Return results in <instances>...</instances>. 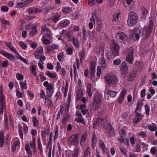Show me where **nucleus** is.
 <instances>
[{
    "label": "nucleus",
    "instance_id": "f257e3e1",
    "mask_svg": "<svg viewBox=\"0 0 157 157\" xmlns=\"http://www.w3.org/2000/svg\"><path fill=\"white\" fill-rule=\"evenodd\" d=\"M104 78L106 84V88L108 86H111L117 84L118 82L117 77L115 75H107L105 76Z\"/></svg>",
    "mask_w": 157,
    "mask_h": 157
},
{
    "label": "nucleus",
    "instance_id": "f03ea898",
    "mask_svg": "<svg viewBox=\"0 0 157 157\" xmlns=\"http://www.w3.org/2000/svg\"><path fill=\"white\" fill-rule=\"evenodd\" d=\"M137 20L138 17L136 13L133 11L131 12L128 15L127 25L129 26H132L136 24Z\"/></svg>",
    "mask_w": 157,
    "mask_h": 157
},
{
    "label": "nucleus",
    "instance_id": "7ed1b4c3",
    "mask_svg": "<svg viewBox=\"0 0 157 157\" xmlns=\"http://www.w3.org/2000/svg\"><path fill=\"white\" fill-rule=\"evenodd\" d=\"M110 48L113 55L115 56H117L119 54V45L114 40H112L110 43Z\"/></svg>",
    "mask_w": 157,
    "mask_h": 157
},
{
    "label": "nucleus",
    "instance_id": "20e7f679",
    "mask_svg": "<svg viewBox=\"0 0 157 157\" xmlns=\"http://www.w3.org/2000/svg\"><path fill=\"white\" fill-rule=\"evenodd\" d=\"M152 29V25H150L148 27L145 26L140 30V34L141 36H143L144 38L148 37L151 32Z\"/></svg>",
    "mask_w": 157,
    "mask_h": 157
},
{
    "label": "nucleus",
    "instance_id": "39448f33",
    "mask_svg": "<svg viewBox=\"0 0 157 157\" xmlns=\"http://www.w3.org/2000/svg\"><path fill=\"white\" fill-rule=\"evenodd\" d=\"M81 151L79 147H76L71 153L67 155L66 157H80Z\"/></svg>",
    "mask_w": 157,
    "mask_h": 157
},
{
    "label": "nucleus",
    "instance_id": "423d86ee",
    "mask_svg": "<svg viewBox=\"0 0 157 157\" xmlns=\"http://www.w3.org/2000/svg\"><path fill=\"white\" fill-rule=\"evenodd\" d=\"M41 33L44 36L48 38H52V35L51 32L46 25H44L42 27Z\"/></svg>",
    "mask_w": 157,
    "mask_h": 157
},
{
    "label": "nucleus",
    "instance_id": "0eeeda50",
    "mask_svg": "<svg viewBox=\"0 0 157 157\" xmlns=\"http://www.w3.org/2000/svg\"><path fill=\"white\" fill-rule=\"evenodd\" d=\"M127 55L126 57V61L130 64L132 63L134 60L133 49L132 47L130 48L127 50Z\"/></svg>",
    "mask_w": 157,
    "mask_h": 157
},
{
    "label": "nucleus",
    "instance_id": "6e6552de",
    "mask_svg": "<svg viewBox=\"0 0 157 157\" xmlns=\"http://www.w3.org/2000/svg\"><path fill=\"white\" fill-rule=\"evenodd\" d=\"M120 71L122 76H126L128 72V68L127 63L125 62H122L121 65Z\"/></svg>",
    "mask_w": 157,
    "mask_h": 157
},
{
    "label": "nucleus",
    "instance_id": "1a4fd4ad",
    "mask_svg": "<svg viewBox=\"0 0 157 157\" xmlns=\"http://www.w3.org/2000/svg\"><path fill=\"white\" fill-rule=\"evenodd\" d=\"M5 106V98L3 95H0V114H3Z\"/></svg>",
    "mask_w": 157,
    "mask_h": 157
},
{
    "label": "nucleus",
    "instance_id": "9d476101",
    "mask_svg": "<svg viewBox=\"0 0 157 157\" xmlns=\"http://www.w3.org/2000/svg\"><path fill=\"white\" fill-rule=\"evenodd\" d=\"M93 107L95 110L98 109L101 102V99L99 96H93Z\"/></svg>",
    "mask_w": 157,
    "mask_h": 157
},
{
    "label": "nucleus",
    "instance_id": "9b49d317",
    "mask_svg": "<svg viewBox=\"0 0 157 157\" xmlns=\"http://www.w3.org/2000/svg\"><path fill=\"white\" fill-rule=\"evenodd\" d=\"M68 141L72 145H76L78 143V137L77 134L72 135L69 137Z\"/></svg>",
    "mask_w": 157,
    "mask_h": 157
},
{
    "label": "nucleus",
    "instance_id": "f8f14e48",
    "mask_svg": "<svg viewBox=\"0 0 157 157\" xmlns=\"http://www.w3.org/2000/svg\"><path fill=\"white\" fill-rule=\"evenodd\" d=\"M116 36L117 39L119 40L121 42L125 41L126 39V34L121 31L117 32L116 34Z\"/></svg>",
    "mask_w": 157,
    "mask_h": 157
},
{
    "label": "nucleus",
    "instance_id": "ddd939ff",
    "mask_svg": "<svg viewBox=\"0 0 157 157\" xmlns=\"http://www.w3.org/2000/svg\"><path fill=\"white\" fill-rule=\"evenodd\" d=\"M126 92V90L125 89H124L121 90L117 101L118 103L121 104L125 98Z\"/></svg>",
    "mask_w": 157,
    "mask_h": 157
},
{
    "label": "nucleus",
    "instance_id": "4468645a",
    "mask_svg": "<svg viewBox=\"0 0 157 157\" xmlns=\"http://www.w3.org/2000/svg\"><path fill=\"white\" fill-rule=\"evenodd\" d=\"M43 54V48L42 46L39 47L35 53V57L36 59H38L40 56Z\"/></svg>",
    "mask_w": 157,
    "mask_h": 157
},
{
    "label": "nucleus",
    "instance_id": "2eb2a0df",
    "mask_svg": "<svg viewBox=\"0 0 157 157\" xmlns=\"http://www.w3.org/2000/svg\"><path fill=\"white\" fill-rule=\"evenodd\" d=\"M120 134L121 136V137L118 138V140L119 141H120L121 142H123L125 143H128V141L126 139L124 138L126 135L124 130H121V132H120Z\"/></svg>",
    "mask_w": 157,
    "mask_h": 157
},
{
    "label": "nucleus",
    "instance_id": "dca6fc26",
    "mask_svg": "<svg viewBox=\"0 0 157 157\" xmlns=\"http://www.w3.org/2000/svg\"><path fill=\"white\" fill-rule=\"evenodd\" d=\"M99 62L100 65L99 67H100L101 69V68L102 70L105 69L107 65L105 59L104 58L102 57L100 60Z\"/></svg>",
    "mask_w": 157,
    "mask_h": 157
},
{
    "label": "nucleus",
    "instance_id": "f3484780",
    "mask_svg": "<svg viewBox=\"0 0 157 157\" xmlns=\"http://www.w3.org/2000/svg\"><path fill=\"white\" fill-rule=\"evenodd\" d=\"M137 76V73L134 71L130 73L128 76V81H132L134 80L135 78Z\"/></svg>",
    "mask_w": 157,
    "mask_h": 157
},
{
    "label": "nucleus",
    "instance_id": "a211bd4d",
    "mask_svg": "<svg viewBox=\"0 0 157 157\" xmlns=\"http://www.w3.org/2000/svg\"><path fill=\"white\" fill-rule=\"evenodd\" d=\"M98 144L99 147L102 151L103 153L105 154V153L106 152L107 150L105 148V146L103 141L100 140Z\"/></svg>",
    "mask_w": 157,
    "mask_h": 157
},
{
    "label": "nucleus",
    "instance_id": "6ab92c4d",
    "mask_svg": "<svg viewBox=\"0 0 157 157\" xmlns=\"http://www.w3.org/2000/svg\"><path fill=\"white\" fill-rule=\"evenodd\" d=\"M41 10L34 7L30 8L28 10V12L30 14L33 13H39L41 12Z\"/></svg>",
    "mask_w": 157,
    "mask_h": 157
},
{
    "label": "nucleus",
    "instance_id": "aec40b11",
    "mask_svg": "<svg viewBox=\"0 0 157 157\" xmlns=\"http://www.w3.org/2000/svg\"><path fill=\"white\" fill-rule=\"evenodd\" d=\"M107 129L108 131V134L109 135L112 136L114 135V130L111 124H108L107 125Z\"/></svg>",
    "mask_w": 157,
    "mask_h": 157
},
{
    "label": "nucleus",
    "instance_id": "412c9836",
    "mask_svg": "<svg viewBox=\"0 0 157 157\" xmlns=\"http://www.w3.org/2000/svg\"><path fill=\"white\" fill-rule=\"evenodd\" d=\"M90 21L93 22L94 24L96 23H98L100 20H99L98 18L97 17L96 15L94 13H92L91 17L90 19Z\"/></svg>",
    "mask_w": 157,
    "mask_h": 157
},
{
    "label": "nucleus",
    "instance_id": "4be33fe9",
    "mask_svg": "<svg viewBox=\"0 0 157 157\" xmlns=\"http://www.w3.org/2000/svg\"><path fill=\"white\" fill-rule=\"evenodd\" d=\"M44 86L46 87L47 91H51L53 88V86L49 84L48 81H46L44 82L43 83Z\"/></svg>",
    "mask_w": 157,
    "mask_h": 157
},
{
    "label": "nucleus",
    "instance_id": "5701e85b",
    "mask_svg": "<svg viewBox=\"0 0 157 157\" xmlns=\"http://www.w3.org/2000/svg\"><path fill=\"white\" fill-rule=\"evenodd\" d=\"M25 149L26 151V153L28 155L29 157H32V153L29 148V146L28 144H27L25 145Z\"/></svg>",
    "mask_w": 157,
    "mask_h": 157
},
{
    "label": "nucleus",
    "instance_id": "b1692460",
    "mask_svg": "<svg viewBox=\"0 0 157 157\" xmlns=\"http://www.w3.org/2000/svg\"><path fill=\"white\" fill-rule=\"evenodd\" d=\"M3 54L5 56L11 61L14 60L15 59L14 56L10 53L4 52L3 53Z\"/></svg>",
    "mask_w": 157,
    "mask_h": 157
},
{
    "label": "nucleus",
    "instance_id": "393cba45",
    "mask_svg": "<svg viewBox=\"0 0 157 157\" xmlns=\"http://www.w3.org/2000/svg\"><path fill=\"white\" fill-rule=\"evenodd\" d=\"M136 118L134 119L133 121L135 123H137L141 120L142 117L141 114L139 113H136Z\"/></svg>",
    "mask_w": 157,
    "mask_h": 157
},
{
    "label": "nucleus",
    "instance_id": "a878e982",
    "mask_svg": "<svg viewBox=\"0 0 157 157\" xmlns=\"http://www.w3.org/2000/svg\"><path fill=\"white\" fill-rule=\"evenodd\" d=\"M148 128L151 132H154L157 130V127L156 124L152 123V125H149L148 126Z\"/></svg>",
    "mask_w": 157,
    "mask_h": 157
},
{
    "label": "nucleus",
    "instance_id": "bb28decb",
    "mask_svg": "<svg viewBox=\"0 0 157 157\" xmlns=\"http://www.w3.org/2000/svg\"><path fill=\"white\" fill-rule=\"evenodd\" d=\"M143 105V102L141 101H138L136 104V108L135 111L136 112L139 111L141 109V106Z\"/></svg>",
    "mask_w": 157,
    "mask_h": 157
},
{
    "label": "nucleus",
    "instance_id": "cd10ccee",
    "mask_svg": "<svg viewBox=\"0 0 157 157\" xmlns=\"http://www.w3.org/2000/svg\"><path fill=\"white\" fill-rule=\"evenodd\" d=\"M102 29V24L101 22H100V23L97 25L96 31L102 34L103 33Z\"/></svg>",
    "mask_w": 157,
    "mask_h": 157
},
{
    "label": "nucleus",
    "instance_id": "c85d7f7f",
    "mask_svg": "<svg viewBox=\"0 0 157 157\" xmlns=\"http://www.w3.org/2000/svg\"><path fill=\"white\" fill-rule=\"evenodd\" d=\"M94 72L90 73V78L93 83L96 82L98 79V77H96L94 75Z\"/></svg>",
    "mask_w": 157,
    "mask_h": 157
},
{
    "label": "nucleus",
    "instance_id": "c756f323",
    "mask_svg": "<svg viewBox=\"0 0 157 157\" xmlns=\"http://www.w3.org/2000/svg\"><path fill=\"white\" fill-rule=\"evenodd\" d=\"M65 48L67 54L71 55L72 54L73 49L71 48L68 46H66Z\"/></svg>",
    "mask_w": 157,
    "mask_h": 157
},
{
    "label": "nucleus",
    "instance_id": "7c9ffc66",
    "mask_svg": "<svg viewBox=\"0 0 157 157\" xmlns=\"http://www.w3.org/2000/svg\"><path fill=\"white\" fill-rule=\"evenodd\" d=\"M91 84H88L87 86V92L88 95L90 98H91L92 95V93L91 91Z\"/></svg>",
    "mask_w": 157,
    "mask_h": 157
},
{
    "label": "nucleus",
    "instance_id": "2f4dec72",
    "mask_svg": "<svg viewBox=\"0 0 157 157\" xmlns=\"http://www.w3.org/2000/svg\"><path fill=\"white\" fill-rule=\"evenodd\" d=\"M107 93L112 98H115L116 96L117 92L115 91H113L110 90H107Z\"/></svg>",
    "mask_w": 157,
    "mask_h": 157
},
{
    "label": "nucleus",
    "instance_id": "473e14b6",
    "mask_svg": "<svg viewBox=\"0 0 157 157\" xmlns=\"http://www.w3.org/2000/svg\"><path fill=\"white\" fill-rule=\"evenodd\" d=\"M26 6L27 5L25 1L22 2L17 3L16 6V7L17 8H22Z\"/></svg>",
    "mask_w": 157,
    "mask_h": 157
},
{
    "label": "nucleus",
    "instance_id": "72a5a7b5",
    "mask_svg": "<svg viewBox=\"0 0 157 157\" xmlns=\"http://www.w3.org/2000/svg\"><path fill=\"white\" fill-rule=\"evenodd\" d=\"M44 102L45 104L49 105H50L52 104V100L50 97L45 98Z\"/></svg>",
    "mask_w": 157,
    "mask_h": 157
},
{
    "label": "nucleus",
    "instance_id": "f704fd0d",
    "mask_svg": "<svg viewBox=\"0 0 157 157\" xmlns=\"http://www.w3.org/2000/svg\"><path fill=\"white\" fill-rule=\"evenodd\" d=\"M46 75L48 77L52 78H55L56 75V72H52L51 71L47 72Z\"/></svg>",
    "mask_w": 157,
    "mask_h": 157
},
{
    "label": "nucleus",
    "instance_id": "c9c22d12",
    "mask_svg": "<svg viewBox=\"0 0 157 157\" xmlns=\"http://www.w3.org/2000/svg\"><path fill=\"white\" fill-rule=\"evenodd\" d=\"M20 85L22 90L26 89L27 88L26 84V81L25 80L24 81L21 82L20 83Z\"/></svg>",
    "mask_w": 157,
    "mask_h": 157
},
{
    "label": "nucleus",
    "instance_id": "e433bc0d",
    "mask_svg": "<svg viewBox=\"0 0 157 157\" xmlns=\"http://www.w3.org/2000/svg\"><path fill=\"white\" fill-rule=\"evenodd\" d=\"M96 65L94 62H92L90 63V73H93L95 72Z\"/></svg>",
    "mask_w": 157,
    "mask_h": 157
},
{
    "label": "nucleus",
    "instance_id": "4c0bfd02",
    "mask_svg": "<svg viewBox=\"0 0 157 157\" xmlns=\"http://www.w3.org/2000/svg\"><path fill=\"white\" fill-rule=\"evenodd\" d=\"M36 67L34 65H32L31 67V70L33 74L35 76H36L37 75V71L36 70Z\"/></svg>",
    "mask_w": 157,
    "mask_h": 157
},
{
    "label": "nucleus",
    "instance_id": "58836bf2",
    "mask_svg": "<svg viewBox=\"0 0 157 157\" xmlns=\"http://www.w3.org/2000/svg\"><path fill=\"white\" fill-rule=\"evenodd\" d=\"M73 44L75 47L76 48H78L79 46V44L77 38H74L73 39Z\"/></svg>",
    "mask_w": 157,
    "mask_h": 157
},
{
    "label": "nucleus",
    "instance_id": "ea45409f",
    "mask_svg": "<svg viewBox=\"0 0 157 157\" xmlns=\"http://www.w3.org/2000/svg\"><path fill=\"white\" fill-rule=\"evenodd\" d=\"M63 11L64 13H67L72 11V9L69 7H65L63 9Z\"/></svg>",
    "mask_w": 157,
    "mask_h": 157
},
{
    "label": "nucleus",
    "instance_id": "a19ab883",
    "mask_svg": "<svg viewBox=\"0 0 157 157\" xmlns=\"http://www.w3.org/2000/svg\"><path fill=\"white\" fill-rule=\"evenodd\" d=\"M33 125L34 126H36L39 124V121L36 117H33Z\"/></svg>",
    "mask_w": 157,
    "mask_h": 157
},
{
    "label": "nucleus",
    "instance_id": "79ce46f5",
    "mask_svg": "<svg viewBox=\"0 0 157 157\" xmlns=\"http://www.w3.org/2000/svg\"><path fill=\"white\" fill-rule=\"evenodd\" d=\"M57 48L58 46L54 44L48 46V49L49 51H52L55 49H57Z\"/></svg>",
    "mask_w": 157,
    "mask_h": 157
},
{
    "label": "nucleus",
    "instance_id": "37998d69",
    "mask_svg": "<svg viewBox=\"0 0 157 157\" xmlns=\"http://www.w3.org/2000/svg\"><path fill=\"white\" fill-rule=\"evenodd\" d=\"M69 23V21L68 20H66L64 21L61 22L60 24V25L62 27H65Z\"/></svg>",
    "mask_w": 157,
    "mask_h": 157
},
{
    "label": "nucleus",
    "instance_id": "c03bdc74",
    "mask_svg": "<svg viewBox=\"0 0 157 157\" xmlns=\"http://www.w3.org/2000/svg\"><path fill=\"white\" fill-rule=\"evenodd\" d=\"M48 133L46 129L41 132V134L43 139L44 140L46 139V136L48 135Z\"/></svg>",
    "mask_w": 157,
    "mask_h": 157
},
{
    "label": "nucleus",
    "instance_id": "a18cd8bd",
    "mask_svg": "<svg viewBox=\"0 0 157 157\" xmlns=\"http://www.w3.org/2000/svg\"><path fill=\"white\" fill-rule=\"evenodd\" d=\"M19 45L20 47L23 49L25 50L27 48V45L26 44L22 41L19 42Z\"/></svg>",
    "mask_w": 157,
    "mask_h": 157
},
{
    "label": "nucleus",
    "instance_id": "49530a36",
    "mask_svg": "<svg viewBox=\"0 0 157 157\" xmlns=\"http://www.w3.org/2000/svg\"><path fill=\"white\" fill-rule=\"evenodd\" d=\"M35 25L34 24L30 23L28 25L25 27V29L27 30L35 28Z\"/></svg>",
    "mask_w": 157,
    "mask_h": 157
},
{
    "label": "nucleus",
    "instance_id": "de8ad7c7",
    "mask_svg": "<svg viewBox=\"0 0 157 157\" xmlns=\"http://www.w3.org/2000/svg\"><path fill=\"white\" fill-rule=\"evenodd\" d=\"M76 121L78 123H81L83 124H86V122L84 119L82 117H79L75 119Z\"/></svg>",
    "mask_w": 157,
    "mask_h": 157
},
{
    "label": "nucleus",
    "instance_id": "09e8293b",
    "mask_svg": "<svg viewBox=\"0 0 157 157\" xmlns=\"http://www.w3.org/2000/svg\"><path fill=\"white\" fill-rule=\"evenodd\" d=\"M37 30L36 28L33 29L29 33V35L30 37L33 36L37 32Z\"/></svg>",
    "mask_w": 157,
    "mask_h": 157
},
{
    "label": "nucleus",
    "instance_id": "8fccbe9b",
    "mask_svg": "<svg viewBox=\"0 0 157 157\" xmlns=\"http://www.w3.org/2000/svg\"><path fill=\"white\" fill-rule=\"evenodd\" d=\"M19 134L21 139H23V135L22 127L21 126L19 127Z\"/></svg>",
    "mask_w": 157,
    "mask_h": 157
},
{
    "label": "nucleus",
    "instance_id": "3c124183",
    "mask_svg": "<svg viewBox=\"0 0 157 157\" xmlns=\"http://www.w3.org/2000/svg\"><path fill=\"white\" fill-rule=\"evenodd\" d=\"M121 63V60L119 59H117L114 60L113 63L115 66H117L120 64Z\"/></svg>",
    "mask_w": 157,
    "mask_h": 157
},
{
    "label": "nucleus",
    "instance_id": "603ef678",
    "mask_svg": "<svg viewBox=\"0 0 157 157\" xmlns=\"http://www.w3.org/2000/svg\"><path fill=\"white\" fill-rule=\"evenodd\" d=\"M120 18V14L119 13H115L113 15V20L115 21H117Z\"/></svg>",
    "mask_w": 157,
    "mask_h": 157
},
{
    "label": "nucleus",
    "instance_id": "864d4df0",
    "mask_svg": "<svg viewBox=\"0 0 157 157\" xmlns=\"http://www.w3.org/2000/svg\"><path fill=\"white\" fill-rule=\"evenodd\" d=\"M144 107L145 109L146 114L147 115H148L149 114L150 112L149 106L147 105H146L144 106Z\"/></svg>",
    "mask_w": 157,
    "mask_h": 157
},
{
    "label": "nucleus",
    "instance_id": "5fc2aeb1",
    "mask_svg": "<svg viewBox=\"0 0 157 157\" xmlns=\"http://www.w3.org/2000/svg\"><path fill=\"white\" fill-rule=\"evenodd\" d=\"M86 134H84L81 136L80 143L81 144L82 143H84L86 141Z\"/></svg>",
    "mask_w": 157,
    "mask_h": 157
},
{
    "label": "nucleus",
    "instance_id": "6e6d98bb",
    "mask_svg": "<svg viewBox=\"0 0 157 157\" xmlns=\"http://www.w3.org/2000/svg\"><path fill=\"white\" fill-rule=\"evenodd\" d=\"M17 55V58H18L20 60H21L22 61L24 62L25 63H27V60L26 59L24 58L22 56H21L19 54H18Z\"/></svg>",
    "mask_w": 157,
    "mask_h": 157
},
{
    "label": "nucleus",
    "instance_id": "4d7b16f0",
    "mask_svg": "<svg viewBox=\"0 0 157 157\" xmlns=\"http://www.w3.org/2000/svg\"><path fill=\"white\" fill-rule=\"evenodd\" d=\"M60 17V15L59 14L56 15L52 18V21L54 22H56L59 19Z\"/></svg>",
    "mask_w": 157,
    "mask_h": 157
},
{
    "label": "nucleus",
    "instance_id": "13d9d810",
    "mask_svg": "<svg viewBox=\"0 0 157 157\" xmlns=\"http://www.w3.org/2000/svg\"><path fill=\"white\" fill-rule=\"evenodd\" d=\"M35 144L34 142H33L32 141L30 142V145L31 148L33 149L34 151L35 152L36 150V148L35 147Z\"/></svg>",
    "mask_w": 157,
    "mask_h": 157
},
{
    "label": "nucleus",
    "instance_id": "bf43d9fd",
    "mask_svg": "<svg viewBox=\"0 0 157 157\" xmlns=\"http://www.w3.org/2000/svg\"><path fill=\"white\" fill-rule=\"evenodd\" d=\"M16 78L18 80H23L24 78L23 76L20 73H17L16 74Z\"/></svg>",
    "mask_w": 157,
    "mask_h": 157
},
{
    "label": "nucleus",
    "instance_id": "052dcab7",
    "mask_svg": "<svg viewBox=\"0 0 157 157\" xmlns=\"http://www.w3.org/2000/svg\"><path fill=\"white\" fill-rule=\"evenodd\" d=\"M24 94L23 93H21L18 90L16 91V96L19 98H21L23 97Z\"/></svg>",
    "mask_w": 157,
    "mask_h": 157
},
{
    "label": "nucleus",
    "instance_id": "680f3d73",
    "mask_svg": "<svg viewBox=\"0 0 157 157\" xmlns=\"http://www.w3.org/2000/svg\"><path fill=\"white\" fill-rule=\"evenodd\" d=\"M58 128L56 126V130L55 132V135L54 136V140L55 141V140L56 139L58 136Z\"/></svg>",
    "mask_w": 157,
    "mask_h": 157
},
{
    "label": "nucleus",
    "instance_id": "e2e57ef3",
    "mask_svg": "<svg viewBox=\"0 0 157 157\" xmlns=\"http://www.w3.org/2000/svg\"><path fill=\"white\" fill-rule=\"evenodd\" d=\"M1 11L3 12H6L8 11L9 8L7 6H3L1 7Z\"/></svg>",
    "mask_w": 157,
    "mask_h": 157
},
{
    "label": "nucleus",
    "instance_id": "0e129e2a",
    "mask_svg": "<svg viewBox=\"0 0 157 157\" xmlns=\"http://www.w3.org/2000/svg\"><path fill=\"white\" fill-rule=\"evenodd\" d=\"M108 5L110 7L113 6L115 3V0H108Z\"/></svg>",
    "mask_w": 157,
    "mask_h": 157
},
{
    "label": "nucleus",
    "instance_id": "69168bd1",
    "mask_svg": "<svg viewBox=\"0 0 157 157\" xmlns=\"http://www.w3.org/2000/svg\"><path fill=\"white\" fill-rule=\"evenodd\" d=\"M40 97L43 99H44L45 97V92L43 90H41L40 92Z\"/></svg>",
    "mask_w": 157,
    "mask_h": 157
},
{
    "label": "nucleus",
    "instance_id": "338daca9",
    "mask_svg": "<svg viewBox=\"0 0 157 157\" xmlns=\"http://www.w3.org/2000/svg\"><path fill=\"white\" fill-rule=\"evenodd\" d=\"M89 38L92 39H94L95 38L94 34L93 32L89 33Z\"/></svg>",
    "mask_w": 157,
    "mask_h": 157
},
{
    "label": "nucleus",
    "instance_id": "774afa93",
    "mask_svg": "<svg viewBox=\"0 0 157 157\" xmlns=\"http://www.w3.org/2000/svg\"><path fill=\"white\" fill-rule=\"evenodd\" d=\"M8 60H6L3 61L1 66L2 67H7L8 66Z\"/></svg>",
    "mask_w": 157,
    "mask_h": 157
}]
</instances>
